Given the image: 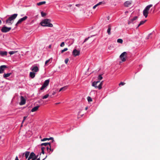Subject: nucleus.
<instances>
[{"instance_id":"obj_20","label":"nucleus","mask_w":160,"mask_h":160,"mask_svg":"<svg viewBox=\"0 0 160 160\" xmlns=\"http://www.w3.org/2000/svg\"><path fill=\"white\" fill-rule=\"evenodd\" d=\"M147 20H145V21H142L140 22V23L138 24V26L137 28H138L140 26L143 24Z\"/></svg>"},{"instance_id":"obj_23","label":"nucleus","mask_w":160,"mask_h":160,"mask_svg":"<svg viewBox=\"0 0 160 160\" xmlns=\"http://www.w3.org/2000/svg\"><path fill=\"white\" fill-rule=\"evenodd\" d=\"M67 88V86H65V87L61 88L59 91V92H60L61 91H64L65 90H66Z\"/></svg>"},{"instance_id":"obj_50","label":"nucleus","mask_w":160,"mask_h":160,"mask_svg":"<svg viewBox=\"0 0 160 160\" xmlns=\"http://www.w3.org/2000/svg\"><path fill=\"white\" fill-rule=\"evenodd\" d=\"M80 5V4H77L76 5V6L77 7H79Z\"/></svg>"},{"instance_id":"obj_13","label":"nucleus","mask_w":160,"mask_h":160,"mask_svg":"<svg viewBox=\"0 0 160 160\" xmlns=\"http://www.w3.org/2000/svg\"><path fill=\"white\" fill-rule=\"evenodd\" d=\"M36 156H36L33 152H32L30 153L29 156L28 157V160H30L31 158H33Z\"/></svg>"},{"instance_id":"obj_53","label":"nucleus","mask_w":160,"mask_h":160,"mask_svg":"<svg viewBox=\"0 0 160 160\" xmlns=\"http://www.w3.org/2000/svg\"><path fill=\"white\" fill-rule=\"evenodd\" d=\"M72 6V5H71V4H69V5H68V7H71V6Z\"/></svg>"},{"instance_id":"obj_46","label":"nucleus","mask_w":160,"mask_h":160,"mask_svg":"<svg viewBox=\"0 0 160 160\" xmlns=\"http://www.w3.org/2000/svg\"><path fill=\"white\" fill-rule=\"evenodd\" d=\"M50 151H51L52 152L53 151V149L51 148V147L50 148Z\"/></svg>"},{"instance_id":"obj_12","label":"nucleus","mask_w":160,"mask_h":160,"mask_svg":"<svg viewBox=\"0 0 160 160\" xmlns=\"http://www.w3.org/2000/svg\"><path fill=\"white\" fill-rule=\"evenodd\" d=\"M31 70L33 72H37L39 71V69L37 66H34L32 67Z\"/></svg>"},{"instance_id":"obj_25","label":"nucleus","mask_w":160,"mask_h":160,"mask_svg":"<svg viewBox=\"0 0 160 160\" xmlns=\"http://www.w3.org/2000/svg\"><path fill=\"white\" fill-rule=\"evenodd\" d=\"M46 2L45 1L41 2H39V3H38L37 4L38 6H40V5H42L45 4Z\"/></svg>"},{"instance_id":"obj_10","label":"nucleus","mask_w":160,"mask_h":160,"mask_svg":"<svg viewBox=\"0 0 160 160\" xmlns=\"http://www.w3.org/2000/svg\"><path fill=\"white\" fill-rule=\"evenodd\" d=\"M132 3V1H128L125 2L124 4L125 7H128L130 6Z\"/></svg>"},{"instance_id":"obj_54","label":"nucleus","mask_w":160,"mask_h":160,"mask_svg":"<svg viewBox=\"0 0 160 160\" xmlns=\"http://www.w3.org/2000/svg\"><path fill=\"white\" fill-rule=\"evenodd\" d=\"M55 92H53V93H52V94L53 95H54L55 94Z\"/></svg>"},{"instance_id":"obj_6","label":"nucleus","mask_w":160,"mask_h":160,"mask_svg":"<svg viewBox=\"0 0 160 160\" xmlns=\"http://www.w3.org/2000/svg\"><path fill=\"white\" fill-rule=\"evenodd\" d=\"M11 29V28L7 27L6 26H4L2 28L1 31L2 32L6 33L9 31Z\"/></svg>"},{"instance_id":"obj_29","label":"nucleus","mask_w":160,"mask_h":160,"mask_svg":"<svg viewBox=\"0 0 160 160\" xmlns=\"http://www.w3.org/2000/svg\"><path fill=\"white\" fill-rule=\"evenodd\" d=\"M117 42L119 43H122L123 40L122 39H118L117 40Z\"/></svg>"},{"instance_id":"obj_21","label":"nucleus","mask_w":160,"mask_h":160,"mask_svg":"<svg viewBox=\"0 0 160 160\" xmlns=\"http://www.w3.org/2000/svg\"><path fill=\"white\" fill-rule=\"evenodd\" d=\"M11 74V73H5L3 75V77L4 78H6L8 77H9L10 75Z\"/></svg>"},{"instance_id":"obj_18","label":"nucleus","mask_w":160,"mask_h":160,"mask_svg":"<svg viewBox=\"0 0 160 160\" xmlns=\"http://www.w3.org/2000/svg\"><path fill=\"white\" fill-rule=\"evenodd\" d=\"M35 73L33 72H30L29 76L32 78H34L35 77Z\"/></svg>"},{"instance_id":"obj_49","label":"nucleus","mask_w":160,"mask_h":160,"mask_svg":"<svg viewBox=\"0 0 160 160\" xmlns=\"http://www.w3.org/2000/svg\"><path fill=\"white\" fill-rule=\"evenodd\" d=\"M15 160H19L17 156L15 159Z\"/></svg>"},{"instance_id":"obj_62","label":"nucleus","mask_w":160,"mask_h":160,"mask_svg":"<svg viewBox=\"0 0 160 160\" xmlns=\"http://www.w3.org/2000/svg\"><path fill=\"white\" fill-rule=\"evenodd\" d=\"M24 154H25L24 153H23V155Z\"/></svg>"},{"instance_id":"obj_40","label":"nucleus","mask_w":160,"mask_h":160,"mask_svg":"<svg viewBox=\"0 0 160 160\" xmlns=\"http://www.w3.org/2000/svg\"><path fill=\"white\" fill-rule=\"evenodd\" d=\"M125 84V83L124 82H121L120 83H119V85L120 86L121 85H123Z\"/></svg>"},{"instance_id":"obj_42","label":"nucleus","mask_w":160,"mask_h":160,"mask_svg":"<svg viewBox=\"0 0 160 160\" xmlns=\"http://www.w3.org/2000/svg\"><path fill=\"white\" fill-rule=\"evenodd\" d=\"M27 118V116H25L23 117V120H22V124L23 123V122H24V121Z\"/></svg>"},{"instance_id":"obj_39","label":"nucleus","mask_w":160,"mask_h":160,"mask_svg":"<svg viewBox=\"0 0 160 160\" xmlns=\"http://www.w3.org/2000/svg\"><path fill=\"white\" fill-rule=\"evenodd\" d=\"M68 61H69V59L68 58H66L65 60V63L66 64H67Z\"/></svg>"},{"instance_id":"obj_48","label":"nucleus","mask_w":160,"mask_h":160,"mask_svg":"<svg viewBox=\"0 0 160 160\" xmlns=\"http://www.w3.org/2000/svg\"><path fill=\"white\" fill-rule=\"evenodd\" d=\"M42 153L43 154H44V150H42Z\"/></svg>"},{"instance_id":"obj_19","label":"nucleus","mask_w":160,"mask_h":160,"mask_svg":"<svg viewBox=\"0 0 160 160\" xmlns=\"http://www.w3.org/2000/svg\"><path fill=\"white\" fill-rule=\"evenodd\" d=\"M111 26L110 25H108V29L107 30V32L109 35L111 34Z\"/></svg>"},{"instance_id":"obj_41","label":"nucleus","mask_w":160,"mask_h":160,"mask_svg":"<svg viewBox=\"0 0 160 160\" xmlns=\"http://www.w3.org/2000/svg\"><path fill=\"white\" fill-rule=\"evenodd\" d=\"M65 45L64 42H62L60 44V46L61 47H63Z\"/></svg>"},{"instance_id":"obj_38","label":"nucleus","mask_w":160,"mask_h":160,"mask_svg":"<svg viewBox=\"0 0 160 160\" xmlns=\"http://www.w3.org/2000/svg\"><path fill=\"white\" fill-rule=\"evenodd\" d=\"M49 145V146L47 147V149L48 151L49 150H50V148H51V143L50 144V145Z\"/></svg>"},{"instance_id":"obj_11","label":"nucleus","mask_w":160,"mask_h":160,"mask_svg":"<svg viewBox=\"0 0 160 160\" xmlns=\"http://www.w3.org/2000/svg\"><path fill=\"white\" fill-rule=\"evenodd\" d=\"M21 101L20 103V105H22L26 103L25 99L23 96H21Z\"/></svg>"},{"instance_id":"obj_35","label":"nucleus","mask_w":160,"mask_h":160,"mask_svg":"<svg viewBox=\"0 0 160 160\" xmlns=\"http://www.w3.org/2000/svg\"><path fill=\"white\" fill-rule=\"evenodd\" d=\"M52 59L51 58H50L48 60H47L45 62V64L46 65L48 62H49L51 60L52 61Z\"/></svg>"},{"instance_id":"obj_34","label":"nucleus","mask_w":160,"mask_h":160,"mask_svg":"<svg viewBox=\"0 0 160 160\" xmlns=\"http://www.w3.org/2000/svg\"><path fill=\"white\" fill-rule=\"evenodd\" d=\"M102 75H100L98 76V79L99 80H101L102 79Z\"/></svg>"},{"instance_id":"obj_3","label":"nucleus","mask_w":160,"mask_h":160,"mask_svg":"<svg viewBox=\"0 0 160 160\" xmlns=\"http://www.w3.org/2000/svg\"><path fill=\"white\" fill-rule=\"evenodd\" d=\"M103 81L100 82V81H94L92 84V86L95 87L96 88H98L100 89L102 88Z\"/></svg>"},{"instance_id":"obj_55","label":"nucleus","mask_w":160,"mask_h":160,"mask_svg":"<svg viewBox=\"0 0 160 160\" xmlns=\"http://www.w3.org/2000/svg\"><path fill=\"white\" fill-rule=\"evenodd\" d=\"M151 34V33L149 34L148 35V37H149L150 35Z\"/></svg>"},{"instance_id":"obj_7","label":"nucleus","mask_w":160,"mask_h":160,"mask_svg":"<svg viewBox=\"0 0 160 160\" xmlns=\"http://www.w3.org/2000/svg\"><path fill=\"white\" fill-rule=\"evenodd\" d=\"M27 18L28 17L27 16H25L23 18L19 19L16 23V25L17 26L18 24L21 23L22 22L26 20Z\"/></svg>"},{"instance_id":"obj_52","label":"nucleus","mask_w":160,"mask_h":160,"mask_svg":"<svg viewBox=\"0 0 160 160\" xmlns=\"http://www.w3.org/2000/svg\"><path fill=\"white\" fill-rule=\"evenodd\" d=\"M88 109V107H86L85 108V110H87Z\"/></svg>"},{"instance_id":"obj_47","label":"nucleus","mask_w":160,"mask_h":160,"mask_svg":"<svg viewBox=\"0 0 160 160\" xmlns=\"http://www.w3.org/2000/svg\"><path fill=\"white\" fill-rule=\"evenodd\" d=\"M45 149V148H44V147H42L41 148V150H44Z\"/></svg>"},{"instance_id":"obj_56","label":"nucleus","mask_w":160,"mask_h":160,"mask_svg":"<svg viewBox=\"0 0 160 160\" xmlns=\"http://www.w3.org/2000/svg\"><path fill=\"white\" fill-rule=\"evenodd\" d=\"M37 160H40V158H37Z\"/></svg>"},{"instance_id":"obj_30","label":"nucleus","mask_w":160,"mask_h":160,"mask_svg":"<svg viewBox=\"0 0 160 160\" xmlns=\"http://www.w3.org/2000/svg\"><path fill=\"white\" fill-rule=\"evenodd\" d=\"M49 96V95L48 94H47L46 95H45V96H43L42 97V98L43 99H46L47 98H48Z\"/></svg>"},{"instance_id":"obj_1","label":"nucleus","mask_w":160,"mask_h":160,"mask_svg":"<svg viewBox=\"0 0 160 160\" xmlns=\"http://www.w3.org/2000/svg\"><path fill=\"white\" fill-rule=\"evenodd\" d=\"M51 20L48 19H46L43 20L40 23L41 25L44 27H52L53 26L52 24L50 23Z\"/></svg>"},{"instance_id":"obj_61","label":"nucleus","mask_w":160,"mask_h":160,"mask_svg":"<svg viewBox=\"0 0 160 160\" xmlns=\"http://www.w3.org/2000/svg\"><path fill=\"white\" fill-rule=\"evenodd\" d=\"M22 125H21V127H22Z\"/></svg>"},{"instance_id":"obj_5","label":"nucleus","mask_w":160,"mask_h":160,"mask_svg":"<svg viewBox=\"0 0 160 160\" xmlns=\"http://www.w3.org/2000/svg\"><path fill=\"white\" fill-rule=\"evenodd\" d=\"M127 54L126 52H124L122 53L120 56V58L122 62H125L126 60V58L127 57Z\"/></svg>"},{"instance_id":"obj_14","label":"nucleus","mask_w":160,"mask_h":160,"mask_svg":"<svg viewBox=\"0 0 160 160\" xmlns=\"http://www.w3.org/2000/svg\"><path fill=\"white\" fill-rule=\"evenodd\" d=\"M7 68L6 65H2L0 67V73H2L4 70V69Z\"/></svg>"},{"instance_id":"obj_31","label":"nucleus","mask_w":160,"mask_h":160,"mask_svg":"<svg viewBox=\"0 0 160 160\" xmlns=\"http://www.w3.org/2000/svg\"><path fill=\"white\" fill-rule=\"evenodd\" d=\"M87 100L89 102H92V98L90 97H87Z\"/></svg>"},{"instance_id":"obj_59","label":"nucleus","mask_w":160,"mask_h":160,"mask_svg":"<svg viewBox=\"0 0 160 160\" xmlns=\"http://www.w3.org/2000/svg\"><path fill=\"white\" fill-rule=\"evenodd\" d=\"M51 45H49V48H51Z\"/></svg>"},{"instance_id":"obj_26","label":"nucleus","mask_w":160,"mask_h":160,"mask_svg":"<svg viewBox=\"0 0 160 160\" xmlns=\"http://www.w3.org/2000/svg\"><path fill=\"white\" fill-rule=\"evenodd\" d=\"M102 3V2H99L97 4H96L95 6H94L93 7V8L94 9H95L96 7H97L98 5H99L100 4H101Z\"/></svg>"},{"instance_id":"obj_15","label":"nucleus","mask_w":160,"mask_h":160,"mask_svg":"<svg viewBox=\"0 0 160 160\" xmlns=\"http://www.w3.org/2000/svg\"><path fill=\"white\" fill-rule=\"evenodd\" d=\"M49 82V79L45 81L43 85L46 87L48 85Z\"/></svg>"},{"instance_id":"obj_16","label":"nucleus","mask_w":160,"mask_h":160,"mask_svg":"<svg viewBox=\"0 0 160 160\" xmlns=\"http://www.w3.org/2000/svg\"><path fill=\"white\" fill-rule=\"evenodd\" d=\"M7 54V52L6 51H0V55L3 56L4 55L6 56Z\"/></svg>"},{"instance_id":"obj_57","label":"nucleus","mask_w":160,"mask_h":160,"mask_svg":"<svg viewBox=\"0 0 160 160\" xmlns=\"http://www.w3.org/2000/svg\"><path fill=\"white\" fill-rule=\"evenodd\" d=\"M2 22L0 20V25L1 24Z\"/></svg>"},{"instance_id":"obj_51","label":"nucleus","mask_w":160,"mask_h":160,"mask_svg":"<svg viewBox=\"0 0 160 160\" xmlns=\"http://www.w3.org/2000/svg\"><path fill=\"white\" fill-rule=\"evenodd\" d=\"M107 19H108V20H109V16L107 17Z\"/></svg>"},{"instance_id":"obj_2","label":"nucleus","mask_w":160,"mask_h":160,"mask_svg":"<svg viewBox=\"0 0 160 160\" xmlns=\"http://www.w3.org/2000/svg\"><path fill=\"white\" fill-rule=\"evenodd\" d=\"M18 16L17 14H14L12 15L10 17L8 18L6 20V23H8L9 24L11 25L12 24V21L14 20Z\"/></svg>"},{"instance_id":"obj_60","label":"nucleus","mask_w":160,"mask_h":160,"mask_svg":"<svg viewBox=\"0 0 160 160\" xmlns=\"http://www.w3.org/2000/svg\"><path fill=\"white\" fill-rule=\"evenodd\" d=\"M40 138H42V137H41V136H40Z\"/></svg>"},{"instance_id":"obj_37","label":"nucleus","mask_w":160,"mask_h":160,"mask_svg":"<svg viewBox=\"0 0 160 160\" xmlns=\"http://www.w3.org/2000/svg\"><path fill=\"white\" fill-rule=\"evenodd\" d=\"M48 138H44L43 139H41V141H46V140H48Z\"/></svg>"},{"instance_id":"obj_58","label":"nucleus","mask_w":160,"mask_h":160,"mask_svg":"<svg viewBox=\"0 0 160 160\" xmlns=\"http://www.w3.org/2000/svg\"><path fill=\"white\" fill-rule=\"evenodd\" d=\"M80 113H81V112H79L78 115H79V114H80Z\"/></svg>"},{"instance_id":"obj_36","label":"nucleus","mask_w":160,"mask_h":160,"mask_svg":"<svg viewBox=\"0 0 160 160\" xmlns=\"http://www.w3.org/2000/svg\"><path fill=\"white\" fill-rule=\"evenodd\" d=\"M93 41H94V40L90 39L89 40V41H88V44H89L91 43L92 42H93Z\"/></svg>"},{"instance_id":"obj_17","label":"nucleus","mask_w":160,"mask_h":160,"mask_svg":"<svg viewBox=\"0 0 160 160\" xmlns=\"http://www.w3.org/2000/svg\"><path fill=\"white\" fill-rule=\"evenodd\" d=\"M39 107V106H36L33 108L31 110L32 112H34L37 111Z\"/></svg>"},{"instance_id":"obj_44","label":"nucleus","mask_w":160,"mask_h":160,"mask_svg":"<svg viewBox=\"0 0 160 160\" xmlns=\"http://www.w3.org/2000/svg\"><path fill=\"white\" fill-rule=\"evenodd\" d=\"M48 140H52V142H53L54 141L53 138L52 137H50V138H48Z\"/></svg>"},{"instance_id":"obj_22","label":"nucleus","mask_w":160,"mask_h":160,"mask_svg":"<svg viewBox=\"0 0 160 160\" xmlns=\"http://www.w3.org/2000/svg\"><path fill=\"white\" fill-rule=\"evenodd\" d=\"M30 154V152L28 151H26L25 152V156L26 158H27Z\"/></svg>"},{"instance_id":"obj_28","label":"nucleus","mask_w":160,"mask_h":160,"mask_svg":"<svg viewBox=\"0 0 160 160\" xmlns=\"http://www.w3.org/2000/svg\"><path fill=\"white\" fill-rule=\"evenodd\" d=\"M17 52H18L17 51H10L9 52V53L10 55H12V54H13L14 53Z\"/></svg>"},{"instance_id":"obj_33","label":"nucleus","mask_w":160,"mask_h":160,"mask_svg":"<svg viewBox=\"0 0 160 160\" xmlns=\"http://www.w3.org/2000/svg\"><path fill=\"white\" fill-rule=\"evenodd\" d=\"M68 50V48H64L61 51V53H63L65 51H66L67 50Z\"/></svg>"},{"instance_id":"obj_32","label":"nucleus","mask_w":160,"mask_h":160,"mask_svg":"<svg viewBox=\"0 0 160 160\" xmlns=\"http://www.w3.org/2000/svg\"><path fill=\"white\" fill-rule=\"evenodd\" d=\"M41 14L42 17H44L46 15V13L43 12H41Z\"/></svg>"},{"instance_id":"obj_4","label":"nucleus","mask_w":160,"mask_h":160,"mask_svg":"<svg viewBox=\"0 0 160 160\" xmlns=\"http://www.w3.org/2000/svg\"><path fill=\"white\" fill-rule=\"evenodd\" d=\"M152 6V5L150 4L147 6L143 11V15L146 18L148 16V11L150 8Z\"/></svg>"},{"instance_id":"obj_45","label":"nucleus","mask_w":160,"mask_h":160,"mask_svg":"<svg viewBox=\"0 0 160 160\" xmlns=\"http://www.w3.org/2000/svg\"><path fill=\"white\" fill-rule=\"evenodd\" d=\"M37 158L38 156H36L34 158H31V159H32V160H35V159Z\"/></svg>"},{"instance_id":"obj_43","label":"nucleus","mask_w":160,"mask_h":160,"mask_svg":"<svg viewBox=\"0 0 160 160\" xmlns=\"http://www.w3.org/2000/svg\"><path fill=\"white\" fill-rule=\"evenodd\" d=\"M45 88H46V87L42 85V86L40 88V90H43Z\"/></svg>"},{"instance_id":"obj_9","label":"nucleus","mask_w":160,"mask_h":160,"mask_svg":"<svg viewBox=\"0 0 160 160\" xmlns=\"http://www.w3.org/2000/svg\"><path fill=\"white\" fill-rule=\"evenodd\" d=\"M72 54L75 57L78 56L80 54V52L76 49H74L72 52Z\"/></svg>"},{"instance_id":"obj_24","label":"nucleus","mask_w":160,"mask_h":160,"mask_svg":"<svg viewBox=\"0 0 160 160\" xmlns=\"http://www.w3.org/2000/svg\"><path fill=\"white\" fill-rule=\"evenodd\" d=\"M92 37V36H91V37H89L88 38H86L82 44H83L85 42L87 41L90 39Z\"/></svg>"},{"instance_id":"obj_8","label":"nucleus","mask_w":160,"mask_h":160,"mask_svg":"<svg viewBox=\"0 0 160 160\" xmlns=\"http://www.w3.org/2000/svg\"><path fill=\"white\" fill-rule=\"evenodd\" d=\"M138 18L137 16L134 17L133 18L131 19L128 21V24H130L131 23L133 24L134 21L136 20Z\"/></svg>"},{"instance_id":"obj_27","label":"nucleus","mask_w":160,"mask_h":160,"mask_svg":"<svg viewBox=\"0 0 160 160\" xmlns=\"http://www.w3.org/2000/svg\"><path fill=\"white\" fill-rule=\"evenodd\" d=\"M50 143H51L50 142H48V143H42L41 144V146H47L48 145H50Z\"/></svg>"}]
</instances>
